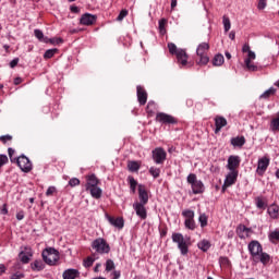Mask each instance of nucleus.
<instances>
[{
	"mask_svg": "<svg viewBox=\"0 0 279 279\" xmlns=\"http://www.w3.org/2000/svg\"><path fill=\"white\" fill-rule=\"evenodd\" d=\"M15 162L17 167H20L21 171H23L24 173H29V171H32L33 169L32 161L25 155H21L20 157H17L15 159Z\"/></svg>",
	"mask_w": 279,
	"mask_h": 279,
	"instance_id": "obj_8",
	"label": "nucleus"
},
{
	"mask_svg": "<svg viewBox=\"0 0 279 279\" xmlns=\"http://www.w3.org/2000/svg\"><path fill=\"white\" fill-rule=\"evenodd\" d=\"M198 250H202V252H207L210 250V241L208 240H202L197 243Z\"/></svg>",
	"mask_w": 279,
	"mask_h": 279,
	"instance_id": "obj_32",
	"label": "nucleus"
},
{
	"mask_svg": "<svg viewBox=\"0 0 279 279\" xmlns=\"http://www.w3.org/2000/svg\"><path fill=\"white\" fill-rule=\"evenodd\" d=\"M165 27H167V19H161L159 21V32L162 36H165V34H167V29Z\"/></svg>",
	"mask_w": 279,
	"mask_h": 279,
	"instance_id": "obj_38",
	"label": "nucleus"
},
{
	"mask_svg": "<svg viewBox=\"0 0 279 279\" xmlns=\"http://www.w3.org/2000/svg\"><path fill=\"white\" fill-rule=\"evenodd\" d=\"M0 141L2 143H8V141H12V136L11 135H2V136H0Z\"/></svg>",
	"mask_w": 279,
	"mask_h": 279,
	"instance_id": "obj_58",
	"label": "nucleus"
},
{
	"mask_svg": "<svg viewBox=\"0 0 279 279\" xmlns=\"http://www.w3.org/2000/svg\"><path fill=\"white\" fill-rule=\"evenodd\" d=\"M225 61H226V59L223 58V54L218 53L213 59V65L214 66H221Z\"/></svg>",
	"mask_w": 279,
	"mask_h": 279,
	"instance_id": "obj_31",
	"label": "nucleus"
},
{
	"mask_svg": "<svg viewBox=\"0 0 279 279\" xmlns=\"http://www.w3.org/2000/svg\"><path fill=\"white\" fill-rule=\"evenodd\" d=\"M114 269V262L112 259H108L106 262V271H112Z\"/></svg>",
	"mask_w": 279,
	"mask_h": 279,
	"instance_id": "obj_45",
	"label": "nucleus"
},
{
	"mask_svg": "<svg viewBox=\"0 0 279 279\" xmlns=\"http://www.w3.org/2000/svg\"><path fill=\"white\" fill-rule=\"evenodd\" d=\"M156 121H158V123H163L165 125H175L178 123V119L165 112L157 113Z\"/></svg>",
	"mask_w": 279,
	"mask_h": 279,
	"instance_id": "obj_10",
	"label": "nucleus"
},
{
	"mask_svg": "<svg viewBox=\"0 0 279 279\" xmlns=\"http://www.w3.org/2000/svg\"><path fill=\"white\" fill-rule=\"evenodd\" d=\"M210 50V45L208 43H202L198 45L196 49V64L198 66H206L208 62H210V58H208V51Z\"/></svg>",
	"mask_w": 279,
	"mask_h": 279,
	"instance_id": "obj_2",
	"label": "nucleus"
},
{
	"mask_svg": "<svg viewBox=\"0 0 279 279\" xmlns=\"http://www.w3.org/2000/svg\"><path fill=\"white\" fill-rule=\"evenodd\" d=\"M121 278V270H114L110 274V279H120Z\"/></svg>",
	"mask_w": 279,
	"mask_h": 279,
	"instance_id": "obj_50",
	"label": "nucleus"
},
{
	"mask_svg": "<svg viewBox=\"0 0 279 279\" xmlns=\"http://www.w3.org/2000/svg\"><path fill=\"white\" fill-rule=\"evenodd\" d=\"M31 269L33 271H43L45 269V263L41 259H36L31 264Z\"/></svg>",
	"mask_w": 279,
	"mask_h": 279,
	"instance_id": "obj_26",
	"label": "nucleus"
},
{
	"mask_svg": "<svg viewBox=\"0 0 279 279\" xmlns=\"http://www.w3.org/2000/svg\"><path fill=\"white\" fill-rule=\"evenodd\" d=\"M215 125H216L215 134H219L221 132V129L228 125V120H226V118L221 116H216Z\"/></svg>",
	"mask_w": 279,
	"mask_h": 279,
	"instance_id": "obj_20",
	"label": "nucleus"
},
{
	"mask_svg": "<svg viewBox=\"0 0 279 279\" xmlns=\"http://www.w3.org/2000/svg\"><path fill=\"white\" fill-rule=\"evenodd\" d=\"M56 53H58L57 48L48 49L45 51L44 58H45V60H51V58H53L56 56Z\"/></svg>",
	"mask_w": 279,
	"mask_h": 279,
	"instance_id": "obj_34",
	"label": "nucleus"
},
{
	"mask_svg": "<svg viewBox=\"0 0 279 279\" xmlns=\"http://www.w3.org/2000/svg\"><path fill=\"white\" fill-rule=\"evenodd\" d=\"M138 204L147 205L149 203V193H147V189L143 184L138 185Z\"/></svg>",
	"mask_w": 279,
	"mask_h": 279,
	"instance_id": "obj_16",
	"label": "nucleus"
},
{
	"mask_svg": "<svg viewBox=\"0 0 279 279\" xmlns=\"http://www.w3.org/2000/svg\"><path fill=\"white\" fill-rule=\"evenodd\" d=\"M268 239H269L270 243H272L274 245H278V243H279V229L270 231L269 234H268Z\"/></svg>",
	"mask_w": 279,
	"mask_h": 279,
	"instance_id": "obj_25",
	"label": "nucleus"
},
{
	"mask_svg": "<svg viewBox=\"0 0 279 279\" xmlns=\"http://www.w3.org/2000/svg\"><path fill=\"white\" fill-rule=\"evenodd\" d=\"M248 252L253 263H263V265H267V263H269V254L263 252V245H260V242L256 240L251 241L248 243Z\"/></svg>",
	"mask_w": 279,
	"mask_h": 279,
	"instance_id": "obj_1",
	"label": "nucleus"
},
{
	"mask_svg": "<svg viewBox=\"0 0 279 279\" xmlns=\"http://www.w3.org/2000/svg\"><path fill=\"white\" fill-rule=\"evenodd\" d=\"M62 276H63V279L80 278V270H77L75 268H69V269L63 271Z\"/></svg>",
	"mask_w": 279,
	"mask_h": 279,
	"instance_id": "obj_21",
	"label": "nucleus"
},
{
	"mask_svg": "<svg viewBox=\"0 0 279 279\" xmlns=\"http://www.w3.org/2000/svg\"><path fill=\"white\" fill-rule=\"evenodd\" d=\"M56 193V186H49L46 191V196L51 197Z\"/></svg>",
	"mask_w": 279,
	"mask_h": 279,
	"instance_id": "obj_51",
	"label": "nucleus"
},
{
	"mask_svg": "<svg viewBox=\"0 0 279 279\" xmlns=\"http://www.w3.org/2000/svg\"><path fill=\"white\" fill-rule=\"evenodd\" d=\"M154 108H156V102L149 101L146 107V111L148 112V114H153Z\"/></svg>",
	"mask_w": 279,
	"mask_h": 279,
	"instance_id": "obj_47",
	"label": "nucleus"
},
{
	"mask_svg": "<svg viewBox=\"0 0 279 279\" xmlns=\"http://www.w3.org/2000/svg\"><path fill=\"white\" fill-rule=\"evenodd\" d=\"M128 14H129L128 9L121 10L119 15L117 16L116 21H119V22L123 21V19H125V16H128Z\"/></svg>",
	"mask_w": 279,
	"mask_h": 279,
	"instance_id": "obj_44",
	"label": "nucleus"
},
{
	"mask_svg": "<svg viewBox=\"0 0 279 279\" xmlns=\"http://www.w3.org/2000/svg\"><path fill=\"white\" fill-rule=\"evenodd\" d=\"M244 64H245L247 71H258V66L250 60H244Z\"/></svg>",
	"mask_w": 279,
	"mask_h": 279,
	"instance_id": "obj_40",
	"label": "nucleus"
},
{
	"mask_svg": "<svg viewBox=\"0 0 279 279\" xmlns=\"http://www.w3.org/2000/svg\"><path fill=\"white\" fill-rule=\"evenodd\" d=\"M19 65V58H14L11 62H10V68L14 69L15 66Z\"/></svg>",
	"mask_w": 279,
	"mask_h": 279,
	"instance_id": "obj_59",
	"label": "nucleus"
},
{
	"mask_svg": "<svg viewBox=\"0 0 279 279\" xmlns=\"http://www.w3.org/2000/svg\"><path fill=\"white\" fill-rule=\"evenodd\" d=\"M182 217L185 218L184 226L187 230H195V211L185 209L182 211Z\"/></svg>",
	"mask_w": 279,
	"mask_h": 279,
	"instance_id": "obj_7",
	"label": "nucleus"
},
{
	"mask_svg": "<svg viewBox=\"0 0 279 279\" xmlns=\"http://www.w3.org/2000/svg\"><path fill=\"white\" fill-rule=\"evenodd\" d=\"M245 60H248V62L252 61V60H256V53L252 50L248 51L247 52V58Z\"/></svg>",
	"mask_w": 279,
	"mask_h": 279,
	"instance_id": "obj_53",
	"label": "nucleus"
},
{
	"mask_svg": "<svg viewBox=\"0 0 279 279\" xmlns=\"http://www.w3.org/2000/svg\"><path fill=\"white\" fill-rule=\"evenodd\" d=\"M41 256L44 263H46V265H50V267H53V265L60 260V252H58V250L54 247L45 248Z\"/></svg>",
	"mask_w": 279,
	"mask_h": 279,
	"instance_id": "obj_3",
	"label": "nucleus"
},
{
	"mask_svg": "<svg viewBox=\"0 0 279 279\" xmlns=\"http://www.w3.org/2000/svg\"><path fill=\"white\" fill-rule=\"evenodd\" d=\"M5 274V265L0 264V276H3Z\"/></svg>",
	"mask_w": 279,
	"mask_h": 279,
	"instance_id": "obj_62",
	"label": "nucleus"
},
{
	"mask_svg": "<svg viewBox=\"0 0 279 279\" xmlns=\"http://www.w3.org/2000/svg\"><path fill=\"white\" fill-rule=\"evenodd\" d=\"M271 95H276V88L271 87L269 89H267L266 92H264L259 98L260 99H269V97H271Z\"/></svg>",
	"mask_w": 279,
	"mask_h": 279,
	"instance_id": "obj_36",
	"label": "nucleus"
},
{
	"mask_svg": "<svg viewBox=\"0 0 279 279\" xmlns=\"http://www.w3.org/2000/svg\"><path fill=\"white\" fill-rule=\"evenodd\" d=\"M236 178H239V171H230L226 175L225 183L222 185V191H226V189H229V186L236 184Z\"/></svg>",
	"mask_w": 279,
	"mask_h": 279,
	"instance_id": "obj_11",
	"label": "nucleus"
},
{
	"mask_svg": "<svg viewBox=\"0 0 279 279\" xmlns=\"http://www.w3.org/2000/svg\"><path fill=\"white\" fill-rule=\"evenodd\" d=\"M16 219H17V221H23V219H25V211H23V210L17 211Z\"/></svg>",
	"mask_w": 279,
	"mask_h": 279,
	"instance_id": "obj_54",
	"label": "nucleus"
},
{
	"mask_svg": "<svg viewBox=\"0 0 279 279\" xmlns=\"http://www.w3.org/2000/svg\"><path fill=\"white\" fill-rule=\"evenodd\" d=\"M145 204L138 202H135L133 204V210H135L137 217H140V219H142L143 221L147 219V208H145Z\"/></svg>",
	"mask_w": 279,
	"mask_h": 279,
	"instance_id": "obj_13",
	"label": "nucleus"
},
{
	"mask_svg": "<svg viewBox=\"0 0 279 279\" xmlns=\"http://www.w3.org/2000/svg\"><path fill=\"white\" fill-rule=\"evenodd\" d=\"M255 204L259 210H265V208H267V198L257 196L255 198Z\"/></svg>",
	"mask_w": 279,
	"mask_h": 279,
	"instance_id": "obj_29",
	"label": "nucleus"
},
{
	"mask_svg": "<svg viewBox=\"0 0 279 279\" xmlns=\"http://www.w3.org/2000/svg\"><path fill=\"white\" fill-rule=\"evenodd\" d=\"M48 43H51V45H61V43H64V39L58 37V38H48Z\"/></svg>",
	"mask_w": 279,
	"mask_h": 279,
	"instance_id": "obj_48",
	"label": "nucleus"
},
{
	"mask_svg": "<svg viewBox=\"0 0 279 279\" xmlns=\"http://www.w3.org/2000/svg\"><path fill=\"white\" fill-rule=\"evenodd\" d=\"M14 149L13 148H8V154H9V157H10V159H11V162H14V160H16V159H12V156H14Z\"/></svg>",
	"mask_w": 279,
	"mask_h": 279,
	"instance_id": "obj_60",
	"label": "nucleus"
},
{
	"mask_svg": "<svg viewBox=\"0 0 279 279\" xmlns=\"http://www.w3.org/2000/svg\"><path fill=\"white\" fill-rule=\"evenodd\" d=\"M22 82H23V78H21V77H15L14 78L15 86H19V84H21Z\"/></svg>",
	"mask_w": 279,
	"mask_h": 279,
	"instance_id": "obj_63",
	"label": "nucleus"
},
{
	"mask_svg": "<svg viewBox=\"0 0 279 279\" xmlns=\"http://www.w3.org/2000/svg\"><path fill=\"white\" fill-rule=\"evenodd\" d=\"M99 184V180L97 179V177L95 174H90L87 177V182L85 185L86 191L88 189H93L95 186H97Z\"/></svg>",
	"mask_w": 279,
	"mask_h": 279,
	"instance_id": "obj_22",
	"label": "nucleus"
},
{
	"mask_svg": "<svg viewBox=\"0 0 279 279\" xmlns=\"http://www.w3.org/2000/svg\"><path fill=\"white\" fill-rule=\"evenodd\" d=\"M136 90L140 106H145V104H147V90L141 85H137Z\"/></svg>",
	"mask_w": 279,
	"mask_h": 279,
	"instance_id": "obj_18",
	"label": "nucleus"
},
{
	"mask_svg": "<svg viewBox=\"0 0 279 279\" xmlns=\"http://www.w3.org/2000/svg\"><path fill=\"white\" fill-rule=\"evenodd\" d=\"M32 256H34V255L32 254V252L25 253V252L22 251V252L20 253V260H21V263H23L24 265H27V263H29Z\"/></svg>",
	"mask_w": 279,
	"mask_h": 279,
	"instance_id": "obj_30",
	"label": "nucleus"
},
{
	"mask_svg": "<svg viewBox=\"0 0 279 279\" xmlns=\"http://www.w3.org/2000/svg\"><path fill=\"white\" fill-rule=\"evenodd\" d=\"M88 193H90L92 197H94V199H100L101 198V189L99 186H94V187H89L88 190H86Z\"/></svg>",
	"mask_w": 279,
	"mask_h": 279,
	"instance_id": "obj_24",
	"label": "nucleus"
},
{
	"mask_svg": "<svg viewBox=\"0 0 279 279\" xmlns=\"http://www.w3.org/2000/svg\"><path fill=\"white\" fill-rule=\"evenodd\" d=\"M93 263H95V258L89 256L84 260V267H93Z\"/></svg>",
	"mask_w": 279,
	"mask_h": 279,
	"instance_id": "obj_46",
	"label": "nucleus"
},
{
	"mask_svg": "<svg viewBox=\"0 0 279 279\" xmlns=\"http://www.w3.org/2000/svg\"><path fill=\"white\" fill-rule=\"evenodd\" d=\"M267 213L270 219H278L279 217V206L277 204H272L268 207Z\"/></svg>",
	"mask_w": 279,
	"mask_h": 279,
	"instance_id": "obj_23",
	"label": "nucleus"
},
{
	"mask_svg": "<svg viewBox=\"0 0 279 279\" xmlns=\"http://www.w3.org/2000/svg\"><path fill=\"white\" fill-rule=\"evenodd\" d=\"M222 23H223L225 32H230L231 23H230V17H228V15H223Z\"/></svg>",
	"mask_w": 279,
	"mask_h": 279,
	"instance_id": "obj_42",
	"label": "nucleus"
},
{
	"mask_svg": "<svg viewBox=\"0 0 279 279\" xmlns=\"http://www.w3.org/2000/svg\"><path fill=\"white\" fill-rule=\"evenodd\" d=\"M270 130L271 132H279V112L277 117L270 121Z\"/></svg>",
	"mask_w": 279,
	"mask_h": 279,
	"instance_id": "obj_33",
	"label": "nucleus"
},
{
	"mask_svg": "<svg viewBox=\"0 0 279 279\" xmlns=\"http://www.w3.org/2000/svg\"><path fill=\"white\" fill-rule=\"evenodd\" d=\"M229 38H230V40H234V38H236V33H234V31H232V32L229 34Z\"/></svg>",
	"mask_w": 279,
	"mask_h": 279,
	"instance_id": "obj_64",
	"label": "nucleus"
},
{
	"mask_svg": "<svg viewBox=\"0 0 279 279\" xmlns=\"http://www.w3.org/2000/svg\"><path fill=\"white\" fill-rule=\"evenodd\" d=\"M25 278V274L23 272H15L11 276V279H23Z\"/></svg>",
	"mask_w": 279,
	"mask_h": 279,
	"instance_id": "obj_55",
	"label": "nucleus"
},
{
	"mask_svg": "<svg viewBox=\"0 0 279 279\" xmlns=\"http://www.w3.org/2000/svg\"><path fill=\"white\" fill-rule=\"evenodd\" d=\"M149 173L150 175H153V178H160V169L156 168V167H150L149 169Z\"/></svg>",
	"mask_w": 279,
	"mask_h": 279,
	"instance_id": "obj_43",
	"label": "nucleus"
},
{
	"mask_svg": "<svg viewBox=\"0 0 279 279\" xmlns=\"http://www.w3.org/2000/svg\"><path fill=\"white\" fill-rule=\"evenodd\" d=\"M168 49L172 56H177L179 64H181L182 66H186L189 62V54L186 53V50L178 49V46H175V44L173 43L168 44Z\"/></svg>",
	"mask_w": 279,
	"mask_h": 279,
	"instance_id": "obj_4",
	"label": "nucleus"
},
{
	"mask_svg": "<svg viewBox=\"0 0 279 279\" xmlns=\"http://www.w3.org/2000/svg\"><path fill=\"white\" fill-rule=\"evenodd\" d=\"M231 145H233V147H243V145H245V137L236 136L231 138Z\"/></svg>",
	"mask_w": 279,
	"mask_h": 279,
	"instance_id": "obj_28",
	"label": "nucleus"
},
{
	"mask_svg": "<svg viewBox=\"0 0 279 279\" xmlns=\"http://www.w3.org/2000/svg\"><path fill=\"white\" fill-rule=\"evenodd\" d=\"M239 167H241V157L234 155L229 156L227 169L229 171H239Z\"/></svg>",
	"mask_w": 279,
	"mask_h": 279,
	"instance_id": "obj_12",
	"label": "nucleus"
},
{
	"mask_svg": "<svg viewBox=\"0 0 279 279\" xmlns=\"http://www.w3.org/2000/svg\"><path fill=\"white\" fill-rule=\"evenodd\" d=\"M242 51H243V53H250V51H252V50L250 49V45L245 44V45L243 46V48H242Z\"/></svg>",
	"mask_w": 279,
	"mask_h": 279,
	"instance_id": "obj_61",
	"label": "nucleus"
},
{
	"mask_svg": "<svg viewBox=\"0 0 279 279\" xmlns=\"http://www.w3.org/2000/svg\"><path fill=\"white\" fill-rule=\"evenodd\" d=\"M198 221L201 223V228H206V226H208V216H206V214H201Z\"/></svg>",
	"mask_w": 279,
	"mask_h": 279,
	"instance_id": "obj_39",
	"label": "nucleus"
},
{
	"mask_svg": "<svg viewBox=\"0 0 279 279\" xmlns=\"http://www.w3.org/2000/svg\"><path fill=\"white\" fill-rule=\"evenodd\" d=\"M257 8L258 10H265V8H267V0H259Z\"/></svg>",
	"mask_w": 279,
	"mask_h": 279,
	"instance_id": "obj_52",
	"label": "nucleus"
},
{
	"mask_svg": "<svg viewBox=\"0 0 279 279\" xmlns=\"http://www.w3.org/2000/svg\"><path fill=\"white\" fill-rule=\"evenodd\" d=\"M0 165L3 167V165H8V156L7 155H0Z\"/></svg>",
	"mask_w": 279,
	"mask_h": 279,
	"instance_id": "obj_56",
	"label": "nucleus"
},
{
	"mask_svg": "<svg viewBox=\"0 0 279 279\" xmlns=\"http://www.w3.org/2000/svg\"><path fill=\"white\" fill-rule=\"evenodd\" d=\"M93 250H95L98 254H104L106 252V240L96 239L92 244Z\"/></svg>",
	"mask_w": 279,
	"mask_h": 279,
	"instance_id": "obj_19",
	"label": "nucleus"
},
{
	"mask_svg": "<svg viewBox=\"0 0 279 279\" xmlns=\"http://www.w3.org/2000/svg\"><path fill=\"white\" fill-rule=\"evenodd\" d=\"M34 36L35 38H37V40H39V43H49V37H45V34L43 33V31L36 28L34 29Z\"/></svg>",
	"mask_w": 279,
	"mask_h": 279,
	"instance_id": "obj_27",
	"label": "nucleus"
},
{
	"mask_svg": "<svg viewBox=\"0 0 279 279\" xmlns=\"http://www.w3.org/2000/svg\"><path fill=\"white\" fill-rule=\"evenodd\" d=\"M153 160L156 165H165V160H167V151L162 147H157L153 151Z\"/></svg>",
	"mask_w": 279,
	"mask_h": 279,
	"instance_id": "obj_9",
	"label": "nucleus"
},
{
	"mask_svg": "<svg viewBox=\"0 0 279 279\" xmlns=\"http://www.w3.org/2000/svg\"><path fill=\"white\" fill-rule=\"evenodd\" d=\"M129 171H132L133 173L138 171L141 169V163L137 161H129L128 163Z\"/></svg>",
	"mask_w": 279,
	"mask_h": 279,
	"instance_id": "obj_35",
	"label": "nucleus"
},
{
	"mask_svg": "<svg viewBox=\"0 0 279 279\" xmlns=\"http://www.w3.org/2000/svg\"><path fill=\"white\" fill-rule=\"evenodd\" d=\"M172 241L177 243L178 250H180L182 256H186V254H189V242L184 240V235L182 233H172Z\"/></svg>",
	"mask_w": 279,
	"mask_h": 279,
	"instance_id": "obj_6",
	"label": "nucleus"
},
{
	"mask_svg": "<svg viewBox=\"0 0 279 279\" xmlns=\"http://www.w3.org/2000/svg\"><path fill=\"white\" fill-rule=\"evenodd\" d=\"M187 184H191V189L194 195H202L204 193V182L202 180H197V174L190 173L187 175Z\"/></svg>",
	"mask_w": 279,
	"mask_h": 279,
	"instance_id": "obj_5",
	"label": "nucleus"
},
{
	"mask_svg": "<svg viewBox=\"0 0 279 279\" xmlns=\"http://www.w3.org/2000/svg\"><path fill=\"white\" fill-rule=\"evenodd\" d=\"M97 23V15L90 13H84L80 19V24L89 27Z\"/></svg>",
	"mask_w": 279,
	"mask_h": 279,
	"instance_id": "obj_14",
	"label": "nucleus"
},
{
	"mask_svg": "<svg viewBox=\"0 0 279 279\" xmlns=\"http://www.w3.org/2000/svg\"><path fill=\"white\" fill-rule=\"evenodd\" d=\"M69 185L72 186V187L73 186H80V179H77V178L70 179Z\"/></svg>",
	"mask_w": 279,
	"mask_h": 279,
	"instance_id": "obj_49",
	"label": "nucleus"
},
{
	"mask_svg": "<svg viewBox=\"0 0 279 279\" xmlns=\"http://www.w3.org/2000/svg\"><path fill=\"white\" fill-rule=\"evenodd\" d=\"M268 167H269V158L262 157L260 159H258L256 173L258 175H265V171H267Z\"/></svg>",
	"mask_w": 279,
	"mask_h": 279,
	"instance_id": "obj_15",
	"label": "nucleus"
},
{
	"mask_svg": "<svg viewBox=\"0 0 279 279\" xmlns=\"http://www.w3.org/2000/svg\"><path fill=\"white\" fill-rule=\"evenodd\" d=\"M129 184H130V189L132 191V193H136V186H138V182L134 180V177L130 175L128 178Z\"/></svg>",
	"mask_w": 279,
	"mask_h": 279,
	"instance_id": "obj_37",
	"label": "nucleus"
},
{
	"mask_svg": "<svg viewBox=\"0 0 279 279\" xmlns=\"http://www.w3.org/2000/svg\"><path fill=\"white\" fill-rule=\"evenodd\" d=\"M70 12H72L73 14H80V7L71 5L70 7Z\"/></svg>",
	"mask_w": 279,
	"mask_h": 279,
	"instance_id": "obj_57",
	"label": "nucleus"
},
{
	"mask_svg": "<svg viewBox=\"0 0 279 279\" xmlns=\"http://www.w3.org/2000/svg\"><path fill=\"white\" fill-rule=\"evenodd\" d=\"M219 265L220 267L228 268V267H231L232 264L230 263V259L228 257H220Z\"/></svg>",
	"mask_w": 279,
	"mask_h": 279,
	"instance_id": "obj_41",
	"label": "nucleus"
},
{
	"mask_svg": "<svg viewBox=\"0 0 279 279\" xmlns=\"http://www.w3.org/2000/svg\"><path fill=\"white\" fill-rule=\"evenodd\" d=\"M106 217L109 223L113 226V228H118V230H123V226H125V221L123 220V218L121 217L114 218L110 215H106Z\"/></svg>",
	"mask_w": 279,
	"mask_h": 279,
	"instance_id": "obj_17",
	"label": "nucleus"
}]
</instances>
